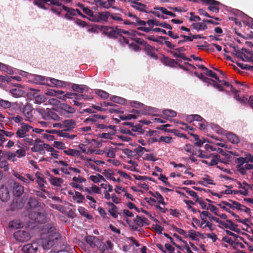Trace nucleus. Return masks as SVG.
<instances>
[{"label": "nucleus", "mask_w": 253, "mask_h": 253, "mask_svg": "<svg viewBox=\"0 0 253 253\" xmlns=\"http://www.w3.org/2000/svg\"><path fill=\"white\" fill-rule=\"evenodd\" d=\"M204 147L205 151L201 149L198 151V156L200 158L205 159V160H203L202 162L211 166L217 165L219 161L218 156L208 153V152L216 151V148L209 144H206Z\"/></svg>", "instance_id": "f257e3e1"}, {"label": "nucleus", "mask_w": 253, "mask_h": 253, "mask_svg": "<svg viewBox=\"0 0 253 253\" xmlns=\"http://www.w3.org/2000/svg\"><path fill=\"white\" fill-rule=\"evenodd\" d=\"M54 231V228L50 227L47 233L45 231L42 233L41 239L39 242L44 249H49L53 246L54 240H58L60 237V235Z\"/></svg>", "instance_id": "f03ea898"}, {"label": "nucleus", "mask_w": 253, "mask_h": 253, "mask_svg": "<svg viewBox=\"0 0 253 253\" xmlns=\"http://www.w3.org/2000/svg\"><path fill=\"white\" fill-rule=\"evenodd\" d=\"M102 174L104 178L105 177L107 179L118 183L122 182V179L120 177L117 176L118 175L125 179H130V176L128 174L121 170H115L114 171L110 169H106L103 170Z\"/></svg>", "instance_id": "7ed1b4c3"}, {"label": "nucleus", "mask_w": 253, "mask_h": 253, "mask_svg": "<svg viewBox=\"0 0 253 253\" xmlns=\"http://www.w3.org/2000/svg\"><path fill=\"white\" fill-rule=\"evenodd\" d=\"M222 240L235 249L245 248V245L241 242L244 241V238L242 237L224 236Z\"/></svg>", "instance_id": "20e7f679"}, {"label": "nucleus", "mask_w": 253, "mask_h": 253, "mask_svg": "<svg viewBox=\"0 0 253 253\" xmlns=\"http://www.w3.org/2000/svg\"><path fill=\"white\" fill-rule=\"evenodd\" d=\"M199 213H200V217L201 219V222H200L199 219L193 218V220L195 223L199 225L201 228L211 227V223L209 221L208 218L211 217V214L207 211H199Z\"/></svg>", "instance_id": "39448f33"}, {"label": "nucleus", "mask_w": 253, "mask_h": 253, "mask_svg": "<svg viewBox=\"0 0 253 253\" xmlns=\"http://www.w3.org/2000/svg\"><path fill=\"white\" fill-rule=\"evenodd\" d=\"M116 32L118 34H120L121 35L122 34L127 35L128 36V38L131 39L134 41H135L137 43H139L141 44H143L144 43V41L142 39L138 38V36H141L143 34L137 31L133 30L126 31L116 28Z\"/></svg>", "instance_id": "423d86ee"}, {"label": "nucleus", "mask_w": 253, "mask_h": 253, "mask_svg": "<svg viewBox=\"0 0 253 253\" xmlns=\"http://www.w3.org/2000/svg\"><path fill=\"white\" fill-rule=\"evenodd\" d=\"M132 112L138 114L139 116L142 115L148 114L151 116H158V113L160 112V110L156 108L149 106H146L144 104L142 110H137L133 109Z\"/></svg>", "instance_id": "0eeeda50"}, {"label": "nucleus", "mask_w": 253, "mask_h": 253, "mask_svg": "<svg viewBox=\"0 0 253 253\" xmlns=\"http://www.w3.org/2000/svg\"><path fill=\"white\" fill-rule=\"evenodd\" d=\"M206 74L207 75L214 78L217 81V82L219 84H222V85H223V87L225 86L226 87H229L231 89V91L234 93L237 92L236 89L233 87L232 84H231L229 82L220 80L217 75L214 72H212L211 70H209L208 69H206Z\"/></svg>", "instance_id": "6e6552de"}, {"label": "nucleus", "mask_w": 253, "mask_h": 253, "mask_svg": "<svg viewBox=\"0 0 253 253\" xmlns=\"http://www.w3.org/2000/svg\"><path fill=\"white\" fill-rule=\"evenodd\" d=\"M31 128H33L32 126L27 124L22 123L20 124V127L18 128L16 134L18 138H24Z\"/></svg>", "instance_id": "1a4fd4ad"}, {"label": "nucleus", "mask_w": 253, "mask_h": 253, "mask_svg": "<svg viewBox=\"0 0 253 253\" xmlns=\"http://www.w3.org/2000/svg\"><path fill=\"white\" fill-rule=\"evenodd\" d=\"M219 226L222 228H226L235 231L238 233L241 232V230L239 229L236 225L234 224L230 220L226 219L225 221L221 220Z\"/></svg>", "instance_id": "9d476101"}, {"label": "nucleus", "mask_w": 253, "mask_h": 253, "mask_svg": "<svg viewBox=\"0 0 253 253\" xmlns=\"http://www.w3.org/2000/svg\"><path fill=\"white\" fill-rule=\"evenodd\" d=\"M54 110L63 114L66 113L73 114L76 111V109L74 108L65 103L59 104V107H54Z\"/></svg>", "instance_id": "9b49d317"}, {"label": "nucleus", "mask_w": 253, "mask_h": 253, "mask_svg": "<svg viewBox=\"0 0 253 253\" xmlns=\"http://www.w3.org/2000/svg\"><path fill=\"white\" fill-rule=\"evenodd\" d=\"M30 79H31L30 82H32L37 84H47L48 80V77L35 74H32V75H30Z\"/></svg>", "instance_id": "f8f14e48"}, {"label": "nucleus", "mask_w": 253, "mask_h": 253, "mask_svg": "<svg viewBox=\"0 0 253 253\" xmlns=\"http://www.w3.org/2000/svg\"><path fill=\"white\" fill-rule=\"evenodd\" d=\"M48 80L50 81L51 84H47V85L52 87H57L65 88L70 85V83L68 82L61 81L52 78H48Z\"/></svg>", "instance_id": "ddd939ff"}, {"label": "nucleus", "mask_w": 253, "mask_h": 253, "mask_svg": "<svg viewBox=\"0 0 253 253\" xmlns=\"http://www.w3.org/2000/svg\"><path fill=\"white\" fill-rule=\"evenodd\" d=\"M126 14L131 19L130 21H131V22L134 23L132 24L133 26L138 27V28L141 26H146V21H144L143 20H141L139 17L136 16L135 15L132 14L130 12L126 13Z\"/></svg>", "instance_id": "4468645a"}, {"label": "nucleus", "mask_w": 253, "mask_h": 253, "mask_svg": "<svg viewBox=\"0 0 253 253\" xmlns=\"http://www.w3.org/2000/svg\"><path fill=\"white\" fill-rule=\"evenodd\" d=\"M81 159L83 161L84 165L86 168L91 169L98 172H101V169L95 166L93 163V159L85 158L83 156L81 157Z\"/></svg>", "instance_id": "2eb2a0df"}, {"label": "nucleus", "mask_w": 253, "mask_h": 253, "mask_svg": "<svg viewBox=\"0 0 253 253\" xmlns=\"http://www.w3.org/2000/svg\"><path fill=\"white\" fill-rule=\"evenodd\" d=\"M146 25L148 27H154V26H160L163 28L171 29L170 25L166 22H161L156 19H150L146 21Z\"/></svg>", "instance_id": "dca6fc26"}, {"label": "nucleus", "mask_w": 253, "mask_h": 253, "mask_svg": "<svg viewBox=\"0 0 253 253\" xmlns=\"http://www.w3.org/2000/svg\"><path fill=\"white\" fill-rule=\"evenodd\" d=\"M15 238L19 242H26L30 239V235L26 232L18 231L14 234Z\"/></svg>", "instance_id": "f3484780"}, {"label": "nucleus", "mask_w": 253, "mask_h": 253, "mask_svg": "<svg viewBox=\"0 0 253 253\" xmlns=\"http://www.w3.org/2000/svg\"><path fill=\"white\" fill-rule=\"evenodd\" d=\"M110 15V12L108 11L99 12L97 16L95 15L94 18L90 19V20L94 22H106L108 21Z\"/></svg>", "instance_id": "a211bd4d"}, {"label": "nucleus", "mask_w": 253, "mask_h": 253, "mask_svg": "<svg viewBox=\"0 0 253 253\" xmlns=\"http://www.w3.org/2000/svg\"><path fill=\"white\" fill-rule=\"evenodd\" d=\"M249 52L246 49H242L241 50L237 52L235 54L237 57L240 58L243 61L248 62L250 61L252 56L250 55Z\"/></svg>", "instance_id": "6ab92c4d"}, {"label": "nucleus", "mask_w": 253, "mask_h": 253, "mask_svg": "<svg viewBox=\"0 0 253 253\" xmlns=\"http://www.w3.org/2000/svg\"><path fill=\"white\" fill-rule=\"evenodd\" d=\"M33 107L31 105L27 104L23 109V113L26 118V120L31 122V119L33 117Z\"/></svg>", "instance_id": "aec40b11"}, {"label": "nucleus", "mask_w": 253, "mask_h": 253, "mask_svg": "<svg viewBox=\"0 0 253 253\" xmlns=\"http://www.w3.org/2000/svg\"><path fill=\"white\" fill-rule=\"evenodd\" d=\"M207 80H203V81L207 83L208 86L210 85H212L220 91H225L227 94L229 93V91L227 90H225L223 86L219 84L217 82H215L212 80L208 78L207 77Z\"/></svg>", "instance_id": "412c9836"}, {"label": "nucleus", "mask_w": 253, "mask_h": 253, "mask_svg": "<svg viewBox=\"0 0 253 253\" xmlns=\"http://www.w3.org/2000/svg\"><path fill=\"white\" fill-rule=\"evenodd\" d=\"M48 2H50V3L56 5V6H53L51 7V10L53 12L55 13V14L57 15H60L62 10H63L62 6H63L64 5H62L58 0H50V1H48Z\"/></svg>", "instance_id": "4be33fe9"}, {"label": "nucleus", "mask_w": 253, "mask_h": 253, "mask_svg": "<svg viewBox=\"0 0 253 253\" xmlns=\"http://www.w3.org/2000/svg\"><path fill=\"white\" fill-rule=\"evenodd\" d=\"M153 27H154L141 26L137 28V29L146 33H149L151 31H154L157 33H162L164 34H167L166 30L164 29L159 28H153Z\"/></svg>", "instance_id": "5701e85b"}, {"label": "nucleus", "mask_w": 253, "mask_h": 253, "mask_svg": "<svg viewBox=\"0 0 253 253\" xmlns=\"http://www.w3.org/2000/svg\"><path fill=\"white\" fill-rule=\"evenodd\" d=\"M186 237L189 238L193 241H198L201 237H203V235L198 232L193 230H190L187 232Z\"/></svg>", "instance_id": "b1692460"}, {"label": "nucleus", "mask_w": 253, "mask_h": 253, "mask_svg": "<svg viewBox=\"0 0 253 253\" xmlns=\"http://www.w3.org/2000/svg\"><path fill=\"white\" fill-rule=\"evenodd\" d=\"M63 130L69 131L74 128L76 125V122L73 120H67L63 121Z\"/></svg>", "instance_id": "393cba45"}, {"label": "nucleus", "mask_w": 253, "mask_h": 253, "mask_svg": "<svg viewBox=\"0 0 253 253\" xmlns=\"http://www.w3.org/2000/svg\"><path fill=\"white\" fill-rule=\"evenodd\" d=\"M237 205V202H223L219 205L220 207L224 209L225 211L230 212V210L231 209H235Z\"/></svg>", "instance_id": "a878e982"}, {"label": "nucleus", "mask_w": 253, "mask_h": 253, "mask_svg": "<svg viewBox=\"0 0 253 253\" xmlns=\"http://www.w3.org/2000/svg\"><path fill=\"white\" fill-rule=\"evenodd\" d=\"M11 95L15 98H19L25 94V92L22 88H15L9 90Z\"/></svg>", "instance_id": "bb28decb"}, {"label": "nucleus", "mask_w": 253, "mask_h": 253, "mask_svg": "<svg viewBox=\"0 0 253 253\" xmlns=\"http://www.w3.org/2000/svg\"><path fill=\"white\" fill-rule=\"evenodd\" d=\"M38 250V247L36 245L28 244L23 246V251L25 253H36Z\"/></svg>", "instance_id": "cd10ccee"}, {"label": "nucleus", "mask_w": 253, "mask_h": 253, "mask_svg": "<svg viewBox=\"0 0 253 253\" xmlns=\"http://www.w3.org/2000/svg\"><path fill=\"white\" fill-rule=\"evenodd\" d=\"M24 192V188L18 183L14 182L13 186V193L17 197L20 196Z\"/></svg>", "instance_id": "c85d7f7f"}, {"label": "nucleus", "mask_w": 253, "mask_h": 253, "mask_svg": "<svg viewBox=\"0 0 253 253\" xmlns=\"http://www.w3.org/2000/svg\"><path fill=\"white\" fill-rule=\"evenodd\" d=\"M9 198V193L7 188L2 186L0 188V199L3 201H7Z\"/></svg>", "instance_id": "c756f323"}, {"label": "nucleus", "mask_w": 253, "mask_h": 253, "mask_svg": "<svg viewBox=\"0 0 253 253\" xmlns=\"http://www.w3.org/2000/svg\"><path fill=\"white\" fill-rule=\"evenodd\" d=\"M63 152L65 154L69 156L81 158L82 156L79 150L74 149L66 148Z\"/></svg>", "instance_id": "7c9ffc66"}, {"label": "nucleus", "mask_w": 253, "mask_h": 253, "mask_svg": "<svg viewBox=\"0 0 253 253\" xmlns=\"http://www.w3.org/2000/svg\"><path fill=\"white\" fill-rule=\"evenodd\" d=\"M185 50L184 47H180L175 49L173 51H171V53L174 57H179L182 59L185 58L183 52Z\"/></svg>", "instance_id": "2f4dec72"}, {"label": "nucleus", "mask_w": 253, "mask_h": 253, "mask_svg": "<svg viewBox=\"0 0 253 253\" xmlns=\"http://www.w3.org/2000/svg\"><path fill=\"white\" fill-rule=\"evenodd\" d=\"M84 191L89 193V194H101V191L100 188L95 185H93L91 187H85L84 190Z\"/></svg>", "instance_id": "473e14b6"}, {"label": "nucleus", "mask_w": 253, "mask_h": 253, "mask_svg": "<svg viewBox=\"0 0 253 253\" xmlns=\"http://www.w3.org/2000/svg\"><path fill=\"white\" fill-rule=\"evenodd\" d=\"M164 118L167 120H169L171 118L175 117L177 113L176 112L170 109H164L162 111Z\"/></svg>", "instance_id": "72a5a7b5"}, {"label": "nucleus", "mask_w": 253, "mask_h": 253, "mask_svg": "<svg viewBox=\"0 0 253 253\" xmlns=\"http://www.w3.org/2000/svg\"><path fill=\"white\" fill-rule=\"evenodd\" d=\"M56 95L58 97L62 100H65L67 98H69L70 97L74 94L73 93L67 92L64 93V92L62 90H55Z\"/></svg>", "instance_id": "f704fd0d"}, {"label": "nucleus", "mask_w": 253, "mask_h": 253, "mask_svg": "<svg viewBox=\"0 0 253 253\" xmlns=\"http://www.w3.org/2000/svg\"><path fill=\"white\" fill-rule=\"evenodd\" d=\"M199 183L205 186L209 184H215L213 180L208 175H205L203 177L202 179L199 181Z\"/></svg>", "instance_id": "c9c22d12"}, {"label": "nucleus", "mask_w": 253, "mask_h": 253, "mask_svg": "<svg viewBox=\"0 0 253 253\" xmlns=\"http://www.w3.org/2000/svg\"><path fill=\"white\" fill-rule=\"evenodd\" d=\"M89 179L95 183H98L101 181H105L106 179L104 177L99 174L92 175L89 176Z\"/></svg>", "instance_id": "e433bc0d"}, {"label": "nucleus", "mask_w": 253, "mask_h": 253, "mask_svg": "<svg viewBox=\"0 0 253 253\" xmlns=\"http://www.w3.org/2000/svg\"><path fill=\"white\" fill-rule=\"evenodd\" d=\"M152 219L155 222V223L152 225V228L158 233L162 234L163 228L158 224V220L154 217H152Z\"/></svg>", "instance_id": "4c0bfd02"}, {"label": "nucleus", "mask_w": 253, "mask_h": 253, "mask_svg": "<svg viewBox=\"0 0 253 253\" xmlns=\"http://www.w3.org/2000/svg\"><path fill=\"white\" fill-rule=\"evenodd\" d=\"M121 42L124 44H128V46L131 49H133L135 51H137L139 50V47L136 45L135 44H133L131 43L129 44V41L125 37H122V39L121 40Z\"/></svg>", "instance_id": "58836bf2"}, {"label": "nucleus", "mask_w": 253, "mask_h": 253, "mask_svg": "<svg viewBox=\"0 0 253 253\" xmlns=\"http://www.w3.org/2000/svg\"><path fill=\"white\" fill-rule=\"evenodd\" d=\"M199 122L197 127L201 130H205L207 129L208 126V122L201 117L200 120H197Z\"/></svg>", "instance_id": "ea45409f"}, {"label": "nucleus", "mask_w": 253, "mask_h": 253, "mask_svg": "<svg viewBox=\"0 0 253 253\" xmlns=\"http://www.w3.org/2000/svg\"><path fill=\"white\" fill-rule=\"evenodd\" d=\"M0 71L5 72L8 74H13L14 73L11 67L1 62H0Z\"/></svg>", "instance_id": "a19ab883"}, {"label": "nucleus", "mask_w": 253, "mask_h": 253, "mask_svg": "<svg viewBox=\"0 0 253 253\" xmlns=\"http://www.w3.org/2000/svg\"><path fill=\"white\" fill-rule=\"evenodd\" d=\"M191 27L197 31H203L207 28L206 24L204 22L193 23Z\"/></svg>", "instance_id": "79ce46f5"}, {"label": "nucleus", "mask_w": 253, "mask_h": 253, "mask_svg": "<svg viewBox=\"0 0 253 253\" xmlns=\"http://www.w3.org/2000/svg\"><path fill=\"white\" fill-rule=\"evenodd\" d=\"M72 199L78 203H82L84 199V197L81 193L76 191L72 196Z\"/></svg>", "instance_id": "37998d69"}, {"label": "nucleus", "mask_w": 253, "mask_h": 253, "mask_svg": "<svg viewBox=\"0 0 253 253\" xmlns=\"http://www.w3.org/2000/svg\"><path fill=\"white\" fill-rule=\"evenodd\" d=\"M49 181L51 184L55 186H60L64 182L63 179L59 177H51Z\"/></svg>", "instance_id": "c03bdc74"}, {"label": "nucleus", "mask_w": 253, "mask_h": 253, "mask_svg": "<svg viewBox=\"0 0 253 253\" xmlns=\"http://www.w3.org/2000/svg\"><path fill=\"white\" fill-rule=\"evenodd\" d=\"M37 112L40 114L43 119L45 120H48V111H50L49 109L44 110L42 108L37 109Z\"/></svg>", "instance_id": "a18cd8bd"}, {"label": "nucleus", "mask_w": 253, "mask_h": 253, "mask_svg": "<svg viewBox=\"0 0 253 253\" xmlns=\"http://www.w3.org/2000/svg\"><path fill=\"white\" fill-rule=\"evenodd\" d=\"M36 177L37 178V182L38 184L40 189L42 191H44V180L43 178L40 176V174L36 173Z\"/></svg>", "instance_id": "49530a36"}, {"label": "nucleus", "mask_w": 253, "mask_h": 253, "mask_svg": "<svg viewBox=\"0 0 253 253\" xmlns=\"http://www.w3.org/2000/svg\"><path fill=\"white\" fill-rule=\"evenodd\" d=\"M226 137L228 140L232 143H238L239 142V138L234 134L229 132L226 134Z\"/></svg>", "instance_id": "de8ad7c7"}, {"label": "nucleus", "mask_w": 253, "mask_h": 253, "mask_svg": "<svg viewBox=\"0 0 253 253\" xmlns=\"http://www.w3.org/2000/svg\"><path fill=\"white\" fill-rule=\"evenodd\" d=\"M200 119H201V116L197 114L187 115L185 118L186 121L190 123L194 121L200 120Z\"/></svg>", "instance_id": "09e8293b"}, {"label": "nucleus", "mask_w": 253, "mask_h": 253, "mask_svg": "<svg viewBox=\"0 0 253 253\" xmlns=\"http://www.w3.org/2000/svg\"><path fill=\"white\" fill-rule=\"evenodd\" d=\"M133 113V112H132ZM139 117L138 114L133 113V114H128L127 115H122L119 116V118L122 120H130L131 119H136L137 118Z\"/></svg>", "instance_id": "8fccbe9b"}, {"label": "nucleus", "mask_w": 253, "mask_h": 253, "mask_svg": "<svg viewBox=\"0 0 253 253\" xmlns=\"http://www.w3.org/2000/svg\"><path fill=\"white\" fill-rule=\"evenodd\" d=\"M93 92L102 99H106L109 97V93L101 89H94Z\"/></svg>", "instance_id": "3c124183"}, {"label": "nucleus", "mask_w": 253, "mask_h": 253, "mask_svg": "<svg viewBox=\"0 0 253 253\" xmlns=\"http://www.w3.org/2000/svg\"><path fill=\"white\" fill-rule=\"evenodd\" d=\"M90 4H95L98 7H102L107 9V5L106 1H103L101 0H93V1H87Z\"/></svg>", "instance_id": "603ef678"}, {"label": "nucleus", "mask_w": 253, "mask_h": 253, "mask_svg": "<svg viewBox=\"0 0 253 253\" xmlns=\"http://www.w3.org/2000/svg\"><path fill=\"white\" fill-rule=\"evenodd\" d=\"M9 227L14 229H19L23 227V224L19 220H13L9 223Z\"/></svg>", "instance_id": "864d4df0"}, {"label": "nucleus", "mask_w": 253, "mask_h": 253, "mask_svg": "<svg viewBox=\"0 0 253 253\" xmlns=\"http://www.w3.org/2000/svg\"><path fill=\"white\" fill-rule=\"evenodd\" d=\"M34 97L35 98L34 102L38 104L44 103L46 100V98L43 95H34Z\"/></svg>", "instance_id": "5fc2aeb1"}, {"label": "nucleus", "mask_w": 253, "mask_h": 253, "mask_svg": "<svg viewBox=\"0 0 253 253\" xmlns=\"http://www.w3.org/2000/svg\"><path fill=\"white\" fill-rule=\"evenodd\" d=\"M111 100L114 102L121 104H125L126 102V99L117 96H111Z\"/></svg>", "instance_id": "6e6d98bb"}, {"label": "nucleus", "mask_w": 253, "mask_h": 253, "mask_svg": "<svg viewBox=\"0 0 253 253\" xmlns=\"http://www.w3.org/2000/svg\"><path fill=\"white\" fill-rule=\"evenodd\" d=\"M32 145H33V147L31 148V150L32 152H41L43 150V146L42 144L33 143Z\"/></svg>", "instance_id": "4d7b16f0"}, {"label": "nucleus", "mask_w": 253, "mask_h": 253, "mask_svg": "<svg viewBox=\"0 0 253 253\" xmlns=\"http://www.w3.org/2000/svg\"><path fill=\"white\" fill-rule=\"evenodd\" d=\"M114 133L112 132H103L98 134L99 138L104 139H112Z\"/></svg>", "instance_id": "13d9d810"}, {"label": "nucleus", "mask_w": 253, "mask_h": 253, "mask_svg": "<svg viewBox=\"0 0 253 253\" xmlns=\"http://www.w3.org/2000/svg\"><path fill=\"white\" fill-rule=\"evenodd\" d=\"M78 211L81 215L88 218L91 219L92 218L91 215L88 214L87 211L84 207H80L78 208Z\"/></svg>", "instance_id": "bf43d9fd"}, {"label": "nucleus", "mask_w": 253, "mask_h": 253, "mask_svg": "<svg viewBox=\"0 0 253 253\" xmlns=\"http://www.w3.org/2000/svg\"><path fill=\"white\" fill-rule=\"evenodd\" d=\"M96 238L93 236H88L85 238V241L91 248L95 246Z\"/></svg>", "instance_id": "052dcab7"}, {"label": "nucleus", "mask_w": 253, "mask_h": 253, "mask_svg": "<svg viewBox=\"0 0 253 253\" xmlns=\"http://www.w3.org/2000/svg\"><path fill=\"white\" fill-rule=\"evenodd\" d=\"M157 10H159L161 11L162 14H166L167 15H169L171 17H175L176 16L175 14L172 13L171 11L168 10L166 8L162 7H159L156 9Z\"/></svg>", "instance_id": "680f3d73"}, {"label": "nucleus", "mask_w": 253, "mask_h": 253, "mask_svg": "<svg viewBox=\"0 0 253 253\" xmlns=\"http://www.w3.org/2000/svg\"><path fill=\"white\" fill-rule=\"evenodd\" d=\"M115 150L113 148H105V154L109 158H114L115 157Z\"/></svg>", "instance_id": "e2e57ef3"}, {"label": "nucleus", "mask_w": 253, "mask_h": 253, "mask_svg": "<svg viewBox=\"0 0 253 253\" xmlns=\"http://www.w3.org/2000/svg\"><path fill=\"white\" fill-rule=\"evenodd\" d=\"M129 104L131 107L140 109L141 110H142L144 106V104L143 103L137 101H130Z\"/></svg>", "instance_id": "0e129e2a"}, {"label": "nucleus", "mask_w": 253, "mask_h": 253, "mask_svg": "<svg viewBox=\"0 0 253 253\" xmlns=\"http://www.w3.org/2000/svg\"><path fill=\"white\" fill-rule=\"evenodd\" d=\"M132 7L136 9L139 10L140 11H144L145 6L144 4L138 2L137 1L133 2L132 4Z\"/></svg>", "instance_id": "69168bd1"}, {"label": "nucleus", "mask_w": 253, "mask_h": 253, "mask_svg": "<svg viewBox=\"0 0 253 253\" xmlns=\"http://www.w3.org/2000/svg\"><path fill=\"white\" fill-rule=\"evenodd\" d=\"M236 207H235V209L240 210L247 213H250L251 212V210L249 208L239 204L238 202H237Z\"/></svg>", "instance_id": "338daca9"}, {"label": "nucleus", "mask_w": 253, "mask_h": 253, "mask_svg": "<svg viewBox=\"0 0 253 253\" xmlns=\"http://www.w3.org/2000/svg\"><path fill=\"white\" fill-rule=\"evenodd\" d=\"M53 146L55 148L60 150H64L66 148L65 144L61 141H54Z\"/></svg>", "instance_id": "774afa93"}]
</instances>
